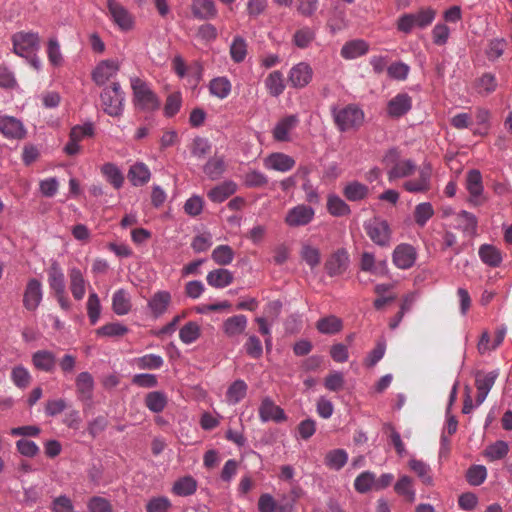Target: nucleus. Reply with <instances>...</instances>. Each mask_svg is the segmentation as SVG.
I'll return each mask as SVG.
<instances>
[{"label": "nucleus", "instance_id": "1", "mask_svg": "<svg viewBox=\"0 0 512 512\" xmlns=\"http://www.w3.org/2000/svg\"><path fill=\"white\" fill-rule=\"evenodd\" d=\"M333 121L340 132L358 130L365 120L364 111L357 104H348L345 107H332Z\"/></svg>", "mask_w": 512, "mask_h": 512}, {"label": "nucleus", "instance_id": "2", "mask_svg": "<svg viewBox=\"0 0 512 512\" xmlns=\"http://www.w3.org/2000/svg\"><path fill=\"white\" fill-rule=\"evenodd\" d=\"M14 52L26 58L36 70L41 68V61L36 56L39 49V36L37 33L19 32L13 36Z\"/></svg>", "mask_w": 512, "mask_h": 512}, {"label": "nucleus", "instance_id": "3", "mask_svg": "<svg viewBox=\"0 0 512 512\" xmlns=\"http://www.w3.org/2000/svg\"><path fill=\"white\" fill-rule=\"evenodd\" d=\"M383 162L386 166L390 167L387 171L388 180L390 182L396 179L408 178L418 170L413 160L400 159V153L397 148L389 149L383 158Z\"/></svg>", "mask_w": 512, "mask_h": 512}, {"label": "nucleus", "instance_id": "4", "mask_svg": "<svg viewBox=\"0 0 512 512\" xmlns=\"http://www.w3.org/2000/svg\"><path fill=\"white\" fill-rule=\"evenodd\" d=\"M130 84L133 91V103L142 111H154L159 108L160 101L150 85L139 77H131Z\"/></svg>", "mask_w": 512, "mask_h": 512}, {"label": "nucleus", "instance_id": "5", "mask_svg": "<svg viewBox=\"0 0 512 512\" xmlns=\"http://www.w3.org/2000/svg\"><path fill=\"white\" fill-rule=\"evenodd\" d=\"M435 17L436 11L433 8H423L416 13L402 14L397 20L396 27L398 31L410 34L414 28L425 29L428 27Z\"/></svg>", "mask_w": 512, "mask_h": 512}, {"label": "nucleus", "instance_id": "6", "mask_svg": "<svg viewBox=\"0 0 512 512\" xmlns=\"http://www.w3.org/2000/svg\"><path fill=\"white\" fill-rule=\"evenodd\" d=\"M103 111L111 117H119L124 111L125 93L119 82L105 87L100 94Z\"/></svg>", "mask_w": 512, "mask_h": 512}, {"label": "nucleus", "instance_id": "7", "mask_svg": "<svg viewBox=\"0 0 512 512\" xmlns=\"http://www.w3.org/2000/svg\"><path fill=\"white\" fill-rule=\"evenodd\" d=\"M107 15L110 20L123 32L134 28V16L121 3L116 0H107Z\"/></svg>", "mask_w": 512, "mask_h": 512}, {"label": "nucleus", "instance_id": "8", "mask_svg": "<svg viewBox=\"0 0 512 512\" xmlns=\"http://www.w3.org/2000/svg\"><path fill=\"white\" fill-rule=\"evenodd\" d=\"M364 229L373 243L388 247L391 242V230L386 220L373 218L364 223Z\"/></svg>", "mask_w": 512, "mask_h": 512}, {"label": "nucleus", "instance_id": "9", "mask_svg": "<svg viewBox=\"0 0 512 512\" xmlns=\"http://www.w3.org/2000/svg\"><path fill=\"white\" fill-rule=\"evenodd\" d=\"M417 177L407 179L403 189L409 193H426L432 187V167L429 163L423 164L417 170Z\"/></svg>", "mask_w": 512, "mask_h": 512}, {"label": "nucleus", "instance_id": "10", "mask_svg": "<svg viewBox=\"0 0 512 512\" xmlns=\"http://www.w3.org/2000/svg\"><path fill=\"white\" fill-rule=\"evenodd\" d=\"M43 294L41 281L36 278L29 279L23 294V306L25 309L36 311L43 300Z\"/></svg>", "mask_w": 512, "mask_h": 512}, {"label": "nucleus", "instance_id": "11", "mask_svg": "<svg viewBox=\"0 0 512 512\" xmlns=\"http://www.w3.org/2000/svg\"><path fill=\"white\" fill-rule=\"evenodd\" d=\"M0 133L7 139L20 140L26 136L27 131L20 119L0 114Z\"/></svg>", "mask_w": 512, "mask_h": 512}, {"label": "nucleus", "instance_id": "12", "mask_svg": "<svg viewBox=\"0 0 512 512\" xmlns=\"http://www.w3.org/2000/svg\"><path fill=\"white\" fill-rule=\"evenodd\" d=\"M258 413L259 418L263 423L269 421L280 423L287 419L284 410L280 406L276 405L273 399L269 396L262 398L258 408Z\"/></svg>", "mask_w": 512, "mask_h": 512}, {"label": "nucleus", "instance_id": "13", "mask_svg": "<svg viewBox=\"0 0 512 512\" xmlns=\"http://www.w3.org/2000/svg\"><path fill=\"white\" fill-rule=\"evenodd\" d=\"M315 216V210L307 205L299 204L288 210L285 223L290 227L308 225Z\"/></svg>", "mask_w": 512, "mask_h": 512}, {"label": "nucleus", "instance_id": "14", "mask_svg": "<svg viewBox=\"0 0 512 512\" xmlns=\"http://www.w3.org/2000/svg\"><path fill=\"white\" fill-rule=\"evenodd\" d=\"M119 69L120 64L117 60H102L94 68L92 79L98 86H103L117 75Z\"/></svg>", "mask_w": 512, "mask_h": 512}, {"label": "nucleus", "instance_id": "15", "mask_svg": "<svg viewBox=\"0 0 512 512\" xmlns=\"http://www.w3.org/2000/svg\"><path fill=\"white\" fill-rule=\"evenodd\" d=\"M312 76L311 66L306 62H299L290 69L288 82L293 88H304L311 82Z\"/></svg>", "mask_w": 512, "mask_h": 512}, {"label": "nucleus", "instance_id": "16", "mask_svg": "<svg viewBox=\"0 0 512 512\" xmlns=\"http://www.w3.org/2000/svg\"><path fill=\"white\" fill-rule=\"evenodd\" d=\"M68 278L69 289L73 298L76 301H81L86 294L87 287H90L88 280L77 267H71L68 269Z\"/></svg>", "mask_w": 512, "mask_h": 512}, {"label": "nucleus", "instance_id": "17", "mask_svg": "<svg viewBox=\"0 0 512 512\" xmlns=\"http://www.w3.org/2000/svg\"><path fill=\"white\" fill-rule=\"evenodd\" d=\"M466 188L469 192V202L474 206L481 205L483 203V184L482 175L479 170L472 169L467 173L466 177Z\"/></svg>", "mask_w": 512, "mask_h": 512}, {"label": "nucleus", "instance_id": "18", "mask_svg": "<svg viewBox=\"0 0 512 512\" xmlns=\"http://www.w3.org/2000/svg\"><path fill=\"white\" fill-rule=\"evenodd\" d=\"M417 258L415 248L410 244H399L393 251V263L399 269L411 268Z\"/></svg>", "mask_w": 512, "mask_h": 512}, {"label": "nucleus", "instance_id": "19", "mask_svg": "<svg viewBox=\"0 0 512 512\" xmlns=\"http://www.w3.org/2000/svg\"><path fill=\"white\" fill-rule=\"evenodd\" d=\"M412 108V98L408 93H398L387 103V114L391 118H400Z\"/></svg>", "mask_w": 512, "mask_h": 512}, {"label": "nucleus", "instance_id": "20", "mask_svg": "<svg viewBox=\"0 0 512 512\" xmlns=\"http://www.w3.org/2000/svg\"><path fill=\"white\" fill-rule=\"evenodd\" d=\"M300 120L295 114L281 118L272 130L273 138L278 142L290 141V132L294 130Z\"/></svg>", "mask_w": 512, "mask_h": 512}, {"label": "nucleus", "instance_id": "21", "mask_svg": "<svg viewBox=\"0 0 512 512\" xmlns=\"http://www.w3.org/2000/svg\"><path fill=\"white\" fill-rule=\"evenodd\" d=\"M349 265V254L345 249H338L326 261L325 269L331 277L343 274Z\"/></svg>", "mask_w": 512, "mask_h": 512}, {"label": "nucleus", "instance_id": "22", "mask_svg": "<svg viewBox=\"0 0 512 512\" xmlns=\"http://www.w3.org/2000/svg\"><path fill=\"white\" fill-rule=\"evenodd\" d=\"M295 164L293 157L282 152L271 153L264 159L265 168L282 173L292 170Z\"/></svg>", "mask_w": 512, "mask_h": 512}, {"label": "nucleus", "instance_id": "23", "mask_svg": "<svg viewBox=\"0 0 512 512\" xmlns=\"http://www.w3.org/2000/svg\"><path fill=\"white\" fill-rule=\"evenodd\" d=\"M171 303V294L168 291H157L152 295L148 301V308L151 314L158 318L162 316L168 309Z\"/></svg>", "mask_w": 512, "mask_h": 512}, {"label": "nucleus", "instance_id": "24", "mask_svg": "<svg viewBox=\"0 0 512 512\" xmlns=\"http://www.w3.org/2000/svg\"><path fill=\"white\" fill-rule=\"evenodd\" d=\"M127 177L133 186H144L150 181L151 171L144 162L138 161L130 166Z\"/></svg>", "mask_w": 512, "mask_h": 512}, {"label": "nucleus", "instance_id": "25", "mask_svg": "<svg viewBox=\"0 0 512 512\" xmlns=\"http://www.w3.org/2000/svg\"><path fill=\"white\" fill-rule=\"evenodd\" d=\"M47 275L49 287L54 294H65V275L58 262L51 263Z\"/></svg>", "mask_w": 512, "mask_h": 512}, {"label": "nucleus", "instance_id": "26", "mask_svg": "<svg viewBox=\"0 0 512 512\" xmlns=\"http://www.w3.org/2000/svg\"><path fill=\"white\" fill-rule=\"evenodd\" d=\"M191 11L199 20H210L217 15V8L213 0H192Z\"/></svg>", "mask_w": 512, "mask_h": 512}, {"label": "nucleus", "instance_id": "27", "mask_svg": "<svg viewBox=\"0 0 512 512\" xmlns=\"http://www.w3.org/2000/svg\"><path fill=\"white\" fill-rule=\"evenodd\" d=\"M248 325V319L245 315L239 314L227 318L222 325L226 336L232 338L241 335Z\"/></svg>", "mask_w": 512, "mask_h": 512}, {"label": "nucleus", "instance_id": "28", "mask_svg": "<svg viewBox=\"0 0 512 512\" xmlns=\"http://www.w3.org/2000/svg\"><path fill=\"white\" fill-rule=\"evenodd\" d=\"M32 363L36 369L43 372H52L56 365V356L49 350H38L32 355Z\"/></svg>", "mask_w": 512, "mask_h": 512}, {"label": "nucleus", "instance_id": "29", "mask_svg": "<svg viewBox=\"0 0 512 512\" xmlns=\"http://www.w3.org/2000/svg\"><path fill=\"white\" fill-rule=\"evenodd\" d=\"M234 280L233 273L225 268L210 271L206 276L207 283L214 288L222 289L229 286Z\"/></svg>", "mask_w": 512, "mask_h": 512}, {"label": "nucleus", "instance_id": "30", "mask_svg": "<svg viewBox=\"0 0 512 512\" xmlns=\"http://www.w3.org/2000/svg\"><path fill=\"white\" fill-rule=\"evenodd\" d=\"M237 191V184L228 180L215 186L208 192V198L214 203H222Z\"/></svg>", "mask_w": 512, "mask_h": 512}, {"label": "nucleus", "instance_id": "31", "mask_svg": "<svg viewBox=\"0 0 512 512\" xmlns=\"http://www.w3.org/2000/svg\"><path fill=\"white\" fill-rule=\"evenodd\" d=\"M76 389L80 400L90 401L93 396L94 379L89 372H81L76 378Z\"/></svg>", "mask_w": 512, "mask_h": 512}, {"label": "nucleus", "instance_id": "32", "mask_svg": "<svg viewBox=\"0 0 512 512\" xmlns=\"http://www.w3.org/2000/svg\"><path fill=\"white\" fill-rule=\"evenodd\" d=\"M144 404L152 413H161L168 404V396L165 392L156 390L146 394Z\"/></svg>", "mask_w": 512, "mask_h": 512}, {"label": "nucleus", "instance_id": "33", "mask_svg": "<svg viewBox=\"0 0 512 512\" xmlns=\"http://www.w3.org/2000/svg\"><path fill=\"white\" fill-rule=\"evenodd\" d=\"M132 307L131 298L125 289H118L112 296V309L119 316L126 315Z\"/></svg>", "mask_w": 512, "mask_h": 512}, {"label": "nucleus", "instance_id": "34", "mask_svg": "<svg viewBox=\"0 0 512 512\" xmlns=\"http://www.w3.org/2000/svg\"><path fill=\"white\" fill-rule=\"evenodd\" d=\"M369 45L364 40H352L345 43L341 48V56L344 59H356L368 52Z\"/></svg>", "mask_w": 512, "mask_h": 512}, {"label": "nucleus", "instance_id": "35", "mask_svg": "<svg viewBox=\"0 0 512 512\" xmlns=\"http://www.w3.org/2000/svg\"><path fill=\"white\" fill-rule=\"evenodd\" d=\"M248 385L242 379L232 382L226 391V402L229 405H236L242 401L247 394Z\"/></svg>", "mask_w": 512, "mask_h": 512}, {"label": "nucleus", "instance_id": "36", "mask_svg": "<svg viewBox=\"0 0 512 512\" xmlns=\"http://www.w3.org/2000/svg\"><path fill=\"white\" fill-rule=\"evenodd\" d=\"M348 458L346 450L341 448L333 449L326 453L324 464L331 470L339 471L347 464Z\"/></svg>", "mask_w": 512, "mask_h": 512}, {"label": "nucleus", "instance_id": "37", "mask_svg": "<svg viewBox=\"0 0 512 512\" xmlns=\"http://www.w3.org/2000/svg\"><path fill=\"white\" fill-rule=\"evenodd\" d=\"M101 173L105 179L115 188L120 189L124 184V175L120 168L111 162H107L101 166Z\"/></svg>", "mask_w": 512, "mask_h": 512}, {"label": "nucleus", "instance_id": "38", "mask_svg": "<svg viewBox=\"0 0 512 512\" xmlns=\"http://www.w3.org/2000/svg\"><path fill=\"white\" fill-rule=\"evenodd\" d=\"M478 254L481 261L490 267H498L502 262L500 250L491 244L481 245Z\"/></svg>", "mask_w": 512, "mask_h": 512}, {"label": "nucleus", "instance_id": "39", "mask_svg": "<svg viewBox=\"0 0 512 512\" xmlns=\"http://www.w3.org/2000/svg\"><path fill=\"white\" fill-rule=\"evenodd\" d=\"M197 490V481L192 476H184L176 480L172 492L180 497L193 495Z\"/></svg>", "mask_w": 512, "mask_h": 512}, {"label": "nucleus", "instance_id": "40", "mask_svg": "<svg viewBox=\"0 0 512 512\" xmlns=\"http://www.w3.org/2000/svg\"><path fill=\"white\" fill-rule=\"evenodd\" d=\"M316 327L320 333L331 335L336 334L342 330L343 322L339 317L335 315H329L327 317L320 318L317 321Z\"/></svg>", "mask_w": 512, "mask_h": 512}, {"label": "nucleus", "instance_id": "41", "mask_svg": "<svg viewBox=\"0 0 512 512\" xmlns=\"http://www.w3.org/2000/svg\"><path fill=\"white\" fill-rule=\"evenodd\" d=\"M264 83L269 94L273 97L280 96L285 90L283 74L278 70L271 72Z\"/></svg>", "mask_w": 512, "mask_h": 512}, {"label": "nucleus", "instance_id": "42", "mask_svg": "<svg viewBox=\"0 0 512 512\" xmlns=\"http://www.w3.org/2000/svg\"><path fill=\"white\" fill-rule=\"evenodd\" d=\"M368 192V187L358 181L349 182L343 189V194L346 199L352 202L365 199Z\"/></svg>", "mask_w": 512, "mask_h": 512}, {"label": "nucleus", "instance_id": "43", "mask_svg": "<svg viewBox=\"0 0 512 512\" xmlns=\"http://www.w3.org/2000/svg\"><path fill=\"white\" fill-rule=\"evenodd\" d=\"M86 309L90 323L95 325L100 319L102 307L100 298L93 289H91L89 292V296L86 302Z\"/></svg>", "mask_w": 512, "mask_h": 512}, {"label": "nucleus", "instance_id": "44", "mask_svg": "<svg viewBox=\"0 0 512 512\" xmlns=\"http://www.w3.org/2000/svg\"><path fill=\"white\" fill-rule=\"evenodd\" d=\"M164 364V360L157 354H146L134 359V365L141 370H157Z\"/></svg>", "mask_w": 512, "mask_h": 512}, {"label": "nucleus", "instance_id": "45", "mask_svg": "<svg viewBox=\"0 0 512 512\" xmlns=\"http://www.w3.org/2000/svg\"><path fill=\"white\" fill-rule=\"evenodd\" d=\"M204 173L212 180L219 179L225 171V162L223 157H211L203 167Z\"/></svg>", "mask_w": 512, "mask_h": 512}, {"label": "nucleus", "instance_id": "46", "mask_svg": "<svg viewBox=\"0 0 512 512\" xmlns=\"http://www.w3.org/2000/svg\"><path fill=\"white\" fill-rule=\"evenodd\" d=\"M499 374V369H494L488 373L478 372L475 379L477 391H485L486 393H489Z\"/></svg>", "mask_w": 512, "mask_h": 512}, {"label": "nucleus", "instance_id": "47", "mask_svg": "<svg viewBox=\"0 0 512 512\" xmlns=\"http://www.w3.org/2000/svg\"><path fill=\"white\" fill-rule=\"evenodd\" d=\"M457 227L467 234H475L477 230V218L474 214L465 210L456 215Z\"/></svg>", "mask_w": 512, "mask_h": 512}, {"label": "nucleus", "instance_id": "48", "mask_svg": "<svg viewBox=\"0 0 512 512\" xmlns=\"http://www.w3.org/2000/svg\"><path fill=\"white\" fill-rule=\"evenodd\" d=\"M410 469L417 474V476L421 479V481L428 486L433 485V477L431 475L430 466L418 459H411L409 461Z\"/></svg>", "mask_w": 512, "mask_h": 512}, {"label": "nucleus", "instance_id": "49", "mask_svg": "<svg viewBox=\"0 0 512 512\" xmlns=\"http://www.w3.org/2000/svg\"><path fill=\"white\" fill-rule=\"evenodd\" d=\"M209 91L213 96L224 99L231 92V83L226 77L214 78L210 81Z\"/></svg>", "mask_w": 512, "mask_h": 512}, {"label": "nucleus", "instance_id": "50", "mask_svg": "<svg viewBox=\"0 0 512 512\" xmlns=\"http://www.w3.org/2000/svg\"><path fill=\"white\" fill-rule=\"evenodd\" d=\"M394 490L398 495L406 497L410 502L416 499V492L413 488L412 479L409 476H401L394 486Z\"/></svg>", "mask_w": 512, "mask_h": 512}, {"label": "nucleus", "instance_id": "51", "mask_svg": "<svg viewBox=\"0 0 512 512\" xmlns=\"http://www.w3.org/2000/svg\"><path fill=\"white\" fill-rule=\"evenodd\" d=\"M509 452L508 443L503 440H498L489 445L485 451L484 456L490 461L501 460L507 456Z\"/></svg>", "mask_w": 512, "mask_h": 512}, {"label": "nucleus", "instance_id": "52", "mask_svg": "<svg viewBox=\"0 0 512 512\" xmlns=\"http://www.w3.org/2000/svg\"><path fill=\"white\" fill-rule=\"evenodd\" d=\"M247 47V42L242 36H235L230 45V56L232 60L236 63L243 62L247 55Z\"/></svg>", "mask_w": 512, "mask_h": 512}, {"label": "nucleus", "instance_id": "53", "mask_svg": "<svg viewBox=\"0 0 512 512\" xmlns=\"http://www.w3.org/2000/svg\"><path fill=\"white\" fill-rule=\"evenodd\" d=\"M200 335V326L193 321L187 322L179 331V338L186 345L194 343Z\"/></svg>", "mask_w": 512, "mask_h": 512}, {"label": "nucleus", "instance_id": "54", "mask_svg": "<svg viewBox=\"0 0 512 512\" xmlns=\"http://www.w3.org/2000/svg\"><path fill=\"white\" fill-rule=\"evenodd\" d=\"M327 209L333 216H346L350 214L349 205L337 195H330L327 201Z\"/></svg>", "mask_w": 512, "mask_h": 512}, {"label": "nucleus", "instance_id": "55", "mask_svg": "<svg viewBox=\"0 0 512 512\" xmlns=\"http://www.w3.org/2000/svg\"><path fill=\"white\" fill-rule=\"evenodd\" d=\"M316 32L310 27L298 29L293 36V43L300 49L307 48L315 39Z\"/></svg>", "mask_w": 512, "mask_h": 512}, {"label": "nucleus", "instance_id": "56", "mask_svg": "<svg viewBox=\"0 0 512 512\" xmlns=\"http://www.w3.org/2000/svg\"><path fill=\"white\" fill-rule=\"evenodd\" d=\"M211 258L216 264L226 266L232 263L234 252L229 245H219L212 251Z\"/></svg>", "mask_w": 512, "mask_h": 512}, {"label": "nucleus", "instance_id": "57", "mask_svg": "<svg viewBox=\"0 0 512 512\" xmlns=\"http://www.w3.org/2000/svg\"><path fill=\"white\" fill-rule=\"evenodd\" d=\"M433 215L434 209L431 203L422 202L416 205L414 210V220L418 226L424 227Z\"/></svg>", "mask_w": 512, "mask_h": 512}, {"label": "nucleus", "instance_id": "58", "mask_svg": "<svg viewBox=\"0 0 512 512\" xmlns=\"http://www.w3.org/2000/svg\"><path fill=\"white\" fill-rule=\"evenodd\" d=\"M354 488L359 493H367L375 489V474L371 471L360 473L354 481Z\"/></svg>", "mask_w": 512, "mask_h": 512}, {"label": "nucleus", "instance_id": "59", "mask_svg": "<svg viewBox=\"0 0 512 512\" xmlns=\"http://www.w3.org/2000/svg\"><path fill=\"white\" fill-rule=\"evenodd\" d=\"M11 380L15 386L24 389L31 382V374L24 366L18 365L11 371Z\"/></svg>", "mask_w": 512, "mask_h": 512}, {"label": "nucleus", "instance_id": "60", "mask_svg": "<svg viewBox=\"0 0 512 512\" xmlns=\"http://www.w3.org/2000/svg\"><path fill=\"white\" fill-rule=\"evenodd\" d=\"M345 378L340 371H332L324 379V387L330 392H338L344 388Z\"/></svg>", "mask_w": 512, "mask_h": 512}, {"label": "nucleus", "instance_id": "61", "mask_svg": "<svg viewBox=\"0 0 512 512\" xmlns=\"http://www.w3.org/2000/svg\"><path fill=\"white\" fill-rule=\"evenodd\" d=\"M487 477V469L483 465H472L466 473V479L470 485L479 486Z\"/></svg>", "mask_w": 512, "mask_h": 512}, {"label": "nucleus", "instance_id": "62", "mask_svg": "<svg viewBox=\"0 0 512 512\" xmlns=\"http://www.w3.org/2000/svg\"><path fill=\"white\" fill-rule=\"evenodd\" d=\"M90 512H113L111 503L104 497L93 496L87 502Z\"/></svg>", "mask_w": 512, "mask_h": 512}, {"label": "nucleus", "instance_id": "63", "mask_svg": "<svg viewBox=\"0 0 512 512\" xmlns=\"http://www.w3.org/2000/svg\"><path fill=\"white\" fill-rule=\"evenodd\" d=\"M172 503L169 498L165 496L154 497L150 499L146 504L147 512H168L171 508Z\"/></svg>", "mask_w": 512, "mask_h": 512}, {"label": "nucleus", "instance_id": "64", "mask_svg": "<svg viewBox=\"0 0 512 512\" xmlns=\"http://www.w3.org/2000/svg\"><path fill=\"white\" fill-rule=\"evenodd\" d=\"M50 509L52 512H73L74 505L67 495H59L52 500Z\"/></svg>", "mask_w": 512, "mask_h": 512}]
</instances>
